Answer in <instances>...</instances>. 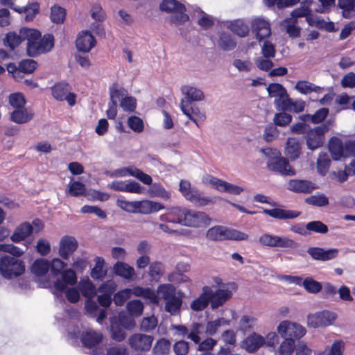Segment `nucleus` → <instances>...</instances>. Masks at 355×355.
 <instances>
[{"label":"nucleus","mask_w":355,"mask_h":355,"mask_svg":"<svg viewBox=\"0 0 355 355\" xmlns=\"http://www.w3.org/2000/svg\"><path fill=\"white\" fill-rule=\"evenodd\" d=\"M70 86L65 82H61L52 87V95L58 101H67L69 105L73 106L76 104V95L70 92Z\"/></svg>","instance_id":"11"},{"label":"nucleus","mask_w":355,"mask_h":355,"mask_svg":"<svg viewBox=\"0 0 355 355\" xmlns=\"http://www.w3.org/2000/svg\"><path fill=\"white\" fill-rule=\"evenodd\" d=\"M25 271L24 262L10 256H3L0 259V272L2 276L8 279L17 277Z\"/></svg>","instance_id":"5"},{"label":"nucleus","mask_w":355,"mask_h":355,"mask_svg":"<svg viewBox=\"0 0 355 355\" xmlns=\"http://www.w3.org/2000/svg\"><path fill=\"white\" fill-rule=\"evenodd\" d=\"M328 130L327 125L318 126L310 129L306 135L307 148L314 150L322 146L324 140V134Z\"/></svg>","instance_id":"12"},{"label":"nucleus","mask_w":355,"mask_h":355,"mask_svg":"<svg viewBox=\"0 0 355 355\" xmlns=\"http://www.w3.org/2000/svg\"><path fill=\"white\" fill-rule=\"evenodd\" d=\"M66 17V10L59 6H53L51 9V19L53 23L62 24Z\"/></svg>","instance_id":"53"},{"label":"nucleus","mask_w":355,"mask_h":355,"mask_svg":"<svg viewBox=\"0 0 355 355\" xmlns=\"http://www.w3.org/2000/svg\"><path fill=\"white\" fill-rule=\"evenodd\" d=\"M78 243L73 236H65L62 238L60 242V255L64 259H68L69 257L76 250Z\"/></svg>","instance_id":"24"},{"label":"nucleus","mask_w":355,"mask_h":355,"mask_svg":"<svg viewBox=\"0 0 355 355\" xmlns=\"http://www.w3.org/2000/svg\"><path fill=\"white\" fill-rule=\"evenodd\" d=\"M128 313L133 317L141 315L144 311V304L139 300L129 301L126 304Z\"/></svg>","instance_id":"50"},{"label":"nucleus","mask_w":355,"mask_h":355,"mask_svg":"<svg viewBox=\"0 0 355 355\" xmlns=\"http://www.w3.org/2000/svg\"><path fill=\"white\" fill-rule=\"evenodd\" d=\"M26 28H21L19 34H17L15 32L8 33L3 39V44L6 46L9 47L10 50L13 51L23 41L26 40V37L22 35V31Z\"/></svg>","instance_id":"31"},{"label":"nucleus","mask_w":355,"mask_h":355,"mask_svg":"<svg viewBox=\"0 0 355 355\" xmlns=\"http://www.w3.org/2000/svg\"><path fill=\"white\" fill-rule=\"evenodd\" d=\"M284 340L281 343L279 352L282 355H291L295 349V342L291 338H284Z\"/></svg>","instance_id":"56"},{"label":"nucleus","mask_w":355,"mask_h":355,"mask_svg":"<svg viewBox=\"0 0 355 355\" xmlns=\"http://www.w3.org/2000/svg\"><path fill=\"white\" fill-rule=\"evenodd\" d=\"M206 236L211 241L232 240L240 241L248 239V235L246 233L221 225H216L209 228Z\"/></svg>","instance_id":"4"},{"label":"nucleus","mask_w":355,"mask_h":355,"mask_svg":"<svg viewBox=\"0 0 355 355\" xmlns=\"http://www.w3.org/2000/svg\"><path fill=\"white\" fill-rule=\"evenodd\" d=\"M113 271L116 275L128 281L137 278L134 268L123 261H117L113 266Z\"/></svg>","instance_id":"23"},{"label":"nucleus","mask_w":355,"mask_h":355,"mask_svg":"<svg viewBox=\"0 0 355 355\" xmlns=\"http://www.w3.org/2000/svg\"><path fill=\"white\" fill-rule=\"evenodd\" d=\"M157 291L165 302V311L173 315L179 313L182 304L183 293L181 291H177L176 288L171 284L159 285Z\"/></svg>","instance_id":"2"},{"label":"nucleus","mask_w":355,"mask_h":355,"mask_svg":"<svg viewBox=\"0 0 355 355\" xmlns=\"http://www.w3.org/2000/svg\"><path fill=\"white\" fill-rule=\"evenodd\" d=\"M218 43L219 47L225 51H232L236 46V42L232 35L224 31L219 33Z\"/></svg>","instance_id":"35"},{"label":"nucleus","mask_w":355,"mask_h":355,"mask_svg":"<svg viewBox=\"0 0 355 355\" xmlns=\"http://www.w3.org/2000/svg\"><path fill=\"white\" fill-rule=\"evenodd\" d=\"M85 193V187L84 184L78 181H73L71 178L69 184V193L72 196H82Z\"/></svg>","instance_id":"57"},{"label":"nucleus","mask_w":355,"mask_h":355,"mask_svg":"<svg viewBox=\"0 0 355 355\" xmlns=\"http://www.w3.org/2000/svg\"><path fill=\"white\" fill-rule=\"evenodd\" d=\"M37 63L32 59L22 60L19 63V71L24 73H31L37 68Z\"/></svg>","instance_id":"60"},{"label":"nucleus","mask_w":355,"mask_h":355,"mask_svg":"<svg viewBox=\"0 0 355 355\" xmlns=\"http://www.w3.org/2000/svg\"><path fill=\"white\" fill-rule=\"evenodd\" d=\"M306 229L309 232L318 234H326L328 232V227L320 220H313L306 223Z\"/></svg>","instance_id":"55"},{"label":"nucleus","mask_w":355,"mask_h":355,"mask_svg":"<svg viewBox=\"0 0 355 355\" xmlns=\"http://www.w3.org/2000/svg\"><path fill=\"white\" fill-rule=\"evenodd\" d=\"M148 193L152 197H157L164 200H167L171 197L170 192L166 191L159 183H152L148 189Z\"/></svg>","instance_id":"46"},{"label":"nucleus","mask_w":355,"mask_h":355,"mask_svg":"<svg viewBox=\"0 0 355 355\" xmlns=\"http://www.w3.org/2000/svg\"><path fill=\"white\" fill-rule=\"evenodd\" d=\"M259 242L264 246L270 248H291L295 245V241L286 236H279L265 233L260 236Z\"/></svg>","instance_id":"9"},{"label":"nucleus","mask_w":355,"mask_h":355,"mask_svg":"<svg viewBox=\"0 0 355 355\" xmlns=\"http://www.w3.org/2000/svg\"><path fill=\"white\" fill-rule=\"evenodd\" d=\"M116 322L128 330L133 329L135 326L134 317L126 312H121L119 317L116 318Z\"/></svg>","instance_id":"51"},{"label":"nucleus","mask_w":355,"mask_h":355,"mask_svg":"<svg viewBox=\"0 0 355 355\" xmlns=\"http://www.w3.org/2000/svg\"><path fill=\"white\" fill-rule=\"evenodd\" d=\"M302 285L310 293H318L322 289L321 284L311 277L302 280Z\"/></svg>","instance_id":"58"},{"label":"nucleus","mask_w":355,"mask_h":355,"mask_svg":"<svg viewBox=\"0 0 355 355\" xmlns=\"http://www.w3.org/2000/svg\"><path fill=\"white\" fill-rule=\"evenodd\" d=\"M211 218L203 211L187 209L183 225L191 227H205L210 224Z\"/></svg>","instance_id":"8"},{"label":"nucleus","mask_w":355,"mask_h":355,"mask_svg":"<svg viewBox=\"0 0 355 355\" xmlns=\"http://www.w3.org/2000/svg\"><path fill=\"white\" fill-rule=\"evenodd\" d=\"M39 9L40 5L37 3H32L26 6L13 8L14 10L19 13H24L26 21H32L39 12Z\"/></svg>","instance_id":"39"},{"label":"nucleus","mask_w":355,"mask_h":355,"mask_svg":"<svg viewBox=\"0 0 355 355\" xmlns=\"http://www.w3.org/2000/svg\"><path fill=\"white\" fill-rule=\"evenodd\" d=\"M127 123L129 128L135 132L140 133L144 130V121L138 116H131L128 117Z\"/></svg>","instance_id":"63"},{"label":"nucleus","mask_w":355,"mask_h":355,"mask_svg":"<svg viewBox=\"0 0 355 355\" xmlns=\"http://www.w3.org/2000/svg\"><path fill=\"white\" fill-rule=\"evenodd\" d=\"M301 153L300 144L297 139L288 138L286 141V155L291 159L295 160Z\"/></svg>","instance_id":"34"},{"label":"nucleus","mask_w":355,"mask_h":355,"mask_svg":"<svg viewBox=\"0 0 355 355\" xmlns=\"http://www.w3.org/2000/svg\"><path fill=\"white\" fill-rule=\"evenodd\" d=\"M353 99V96H349L346 94L338 96L335 100V103L340 107L337 108L334 106V112H339L342 110L352 108Z\"/></svg>","instance_id":"47"},{"label":"nucleus","mask_w":355,"mask_h":355,"mask_svg":"<svg viewBox=\"0 0 355 355\" xmlns=\"http://www.w3.org/2000/svg\"><path fill=\"white\" fill-rule=\"evenodd\" d=\"M95 262L96 264L91 271V277L94 279L102 280L106 275V270H103L105 260L102 257H96Z\"/></svg>","instance_id":"45"},{"label":"nucleus","mask_w":355,"mask_h":355,"mask_svg":"<svg viewBox=\"0 0 355 355\" xmlns=\"http://www.w3.org/2000/svg\"><path fill=\"white\" fill-rule=\"evenodd\" d=\"M125 330L128 329L116 322V317L110 318V331L114 340L118 342L123 340L126 337Z\"/></svg>","instance_id":"37"},{"label":"nucleus","mask_w":355,"mask_h":355,"mask_svg":"<svg viewBox=\"0 0 355 355\" xmlns=\"http://www.w3.org/2000/svg\"><path fill=\"white\" fill-rule=\"evenodd\" d=\"M307 22L311 26H315L320 29H324L328 32H333V22H326L324 19L319 17L311 14L307 16Z\"/></svg>","instance_id":"40"},{"label":"nucleus","mask_w":355,"mask_h":355,"mask_svg":"<svg viewBox=\"0 0 355 355\" xmlns=\"http://www.w3.org/2000/svg\"><path fill=\"white\" fill-rule=\"evenodd\" d=\"M338 8L342 10V16L345 19L355 17V0H338Z\"/></svg>","instance_id":"38"},{"label":"nucleus","mask_w":355,"mask_h":355,"mask_svg":"<svg viewBox=\"0 0 355 355\" xmlns=\"http://www.w3.org/2000/svg\"><path fill=\"white\" fill-rule=\"evenodd\" d=\"M287 189L297 193H310L317 189L315 184L306 180H291Z\"/></svg>","instance_id":"19"},{"label":"nucleus","mask_w":355,"mask_h":355,"mask_svg":"<svg viewBox=\"0 0 355 355\" xmlns=\"http://www.w3.org/2000/svg\"><path fill=\"white\" fill-rule=\"evenodd\" d=\"M76 282L77 277L73 270L67 269L64 270L61 273V279H58L54 283V295L58 298L60 297L61 300L64 301L62 294V291L66 290L67 285L73 286Z\"/></svg>","instance_id":"10"},{"label":"nucleus","mask_w":355,"mask_h":355,"mask_svg":"<svg viewBox=\"0 0 355 355\" xmlns=\"http://www.w3.org/2000/svg\"><path fill=\"white\" fill-rule=\"evenodd\" d=\"M267 91L270 97L279 98L282 95L286 96V89L279 83H270L267 87Z\"/></svg>","instance_id":"62"},{"label":"nucleus","mask_w":355,"mask_h":355,"mask_svg":"<svg viewBox=\"0 0 355 355\" xmlns=\"http://www.w3.org/2000/svg\"><path fill=\"white\" fill-rule=\"evenodd\" d=\"M209 298L210 299V305L212 310H215L222 306L232 297V292L229 289L218 288L216 291L209 287Z\"/></svg>","instance_id":"14"},{"label":"nucleus","mask_w":355,"mask_h":355,"mask_svg":"<svg viewBox=\"0 0 355 355\" xmlns=\"http://www.w3.org/2000/svg\"><path fill=\"white\" fill-rule=\"evenodd\" d=\"M264 343V337L254 332L245 338L242 343V347L248 352L253 353L262 347Z\"/></svg>","instance_id":"21"},{"label":"nucleus","mask_w":355,"mask_h":355,"mask_svg":"<svg viewBox=\"0 0 355 355\" xmlns=\"http://www.w3.org/2000/svg\"><path fill=\"white\" fill-rule=\"evenodd\" d=\"M50 268L49 262L45 259H36L31 266V271L37 276L44 275Z\"/></svg>","instance_id":"43"},{"label":"nucleus","mask_w":355,"mask_h":355,"mask_svg":"<svg viewBox=\"0 0 355 355\" xmlns=\"http://www.w3.org/2000/svg\"><path fill=\"white\" fill-rule=\"evenodd\" d=\"M154 337L143 334H135L128 339L131 348L137 351H148L152 345Z\"/></svg>","instance_id":"15"},{"label":"nucleus","mask_w":355,"mask_h":355,"mask_svg":"<svg viewBox=\"0 0 355 355\" xmlns=\"http://www.w3.org/2000/svg\"><path fill=\"white\" fill-rule=\"evenodd\" d=\"M171 343L169 340L160 338L155 343L153 348V355H166L169 353Z\"/></svg>","instance_id":"44"},{"label":"nucleus","mask_w":355,"mask_h":355,"mask_svg":"<svg viewBox=\"0 0 355 355\" xmlns=\"http://www.w3.org/2000/svg\"><path fill=\"white\" fill-rule=\"evenodd\" d=\"M330 164L329 155L325 153H320L317 160L318 172L322 175H325L329 171Z\"/></svg>","instance_id":"48"},{"label":"nucleus","mask_w":355,"mask_h":355,"mask_svg":"<svg viewBox=\"0 0 355 355\" xmlns=\"http://www.w3.org/2000/svg\"><path fill=\"white\" fill-rule=\"evenodd\" d=\"M164 266L161 262H153L149 266L148 274L155 280H158L164 273Z\"/></svg>","instance_id":"61"},{"label":"nucleus","mask_w":355,"mask_h":355,"mask_svg":"<svg viewBox=\"0 0 355 355\" xmlns=\"http://www.w3.org/2000/svg\"><path fill=\"white\" fill-rule=\"evenodd\" d=\"M22 35L26 37L27 53L31 57L50 51L54 46V37L52 34H46L41 38V33L35 29L26 28Z\"/></svg>","instance_id":"1"},{"label":"nucleus","mask_w":355,"mask_h":355,"mask_svg":"<svg viewBox=\"0 0 355 355\" xmlns=\"http://www.w3.org/2000/svg\"><path fill=\"white\" fill-rule=\"evenodd\" d=\"M333 320L332 313L329 311H322L308 316V324L312 327L328 326Z\"/></svg>","instance_id":"18"},{"label":"nucleus","mask_w":355,"mask_h":355,"mask_svg":"<svg viewBox=\"0 0 355 355\" xmlns=\"http://www.w3.org/2000/svg\"><path fill=\"white\" fill-rule=\"evenodd\" d=\"M96 42L92 34L89 31H85L79 33L76 40V46L79 51L87 53L95 46Z\"/></svg>","instance_id":"20"},{"label":"nucleus","mask_w":355,"mask_h":355,"mask_svg":"<svg viewBox=\"0 0 355 355\" xmlns=\"http://www.w3.org/2000/svg\"><path fill=\"white\" fill-rule=\"evenodd\" d=\"M79 289L82 295L87 299L93 298L96 294V287L89 280L81 281Z\"/></svg>","instance_id":"49"},{"label":"nucleus","mask_w":355,"mask_h":355,"mask_svg":"<svg viewBox=\"0 0 355 355\" xmlns=\"http://www.w3.org/2000/svg\"><path fill=\"white\" fill-rule=\"evenodd\" d=\"M130 296L132 295L137 297H142L143 298L149 301L152 304L158 303V297L155 293L150 288H143L141 286H135L132 288H128Z\"/></svg>","instance_id":"27"},{"label":"nucleus","mask_w":355,"mask_h":355,"mask_svg":"<svg viewBox=\"0 0 355 355\" xmlns=\"http://www.w3.org/2000/svg\"><path fill=\"white\" fill-rule=\"evenodd\" d=\"M263 213L279 220L293 219L297 218L301 214V212L298 211L281 208H274L271 209H263Z\"/></svg>","instance_id":"22"},{"label":"nucleus","mask_w":355,"mask_h":355,"mask_svg":"<svg viewBox=\"0 0 355 355\" xmlns=\"http://www.w3.org/2000/svg\"><path fill=\"white\" fill-rule=\"evenodd\" d=\"M306 252L314 260L326 261L333 259V248L326 250L322 248L310 247Z\"/></svg>","instance_id":"30"},{"label":"nucleus","mask_w":355,"mask_h":355,"mask_svg":"<svg viewBox=\"0 0 355 355\" xmlns=\"http://www.w3.org/2000/svg\"><path fill=\"white\" fill-rule=\"evenodd\" d=\"M295 89L302 94L307 95L314 93L311 100L315 101L318 100V95L322 94L324 92L323 87L315 85V84L307 80H299L295 85Z\"/></svg>","instance_id":"16"},{"label":"nucleus","mask_w":355,"mask_h":355,"mask_svg":"<svg viewBox=\"0 0 355 355\" xmlns=\"http://www.w3.org/2000/svg\"><path fill=\"white\" fill-rule=\"evenodd\" d=\"M277 331L282 338H291L295 340L302 338L306 334V330L300 324L284 320L279 324Z\"/></svg>","instance_id":"7"},{"label":"nucleus","mask_w":355,"mask_h":355,"mask_svg":"<svg viewBox=\"0 0 355 355\" xmlns=\"http://www.w3.org/2000/svg\"><path fill=\"white\" fill-rule=\"evenodd\" d=\"M284 23L286 24V30L290 37L296 38L300 35V28L295 26L297 19L293 18H286L284 19Z\"/></svg>","instance_id":"59"},{"label":"nucleus","mask_w":355,"mask_h":355,"mask_svg":"<svg viewBox=\"0 0 355 355\" xmlns=\"http://www.w3.org/2000/svg\"><path fill=\"white\" fill-rule=\"evenodd\" d=\"M187 200L198 207L206 206L213 202L210 197L205 196L203 193L200 192L197 189L193 191V193Z\"/></svg>","instance_id":"41"},{"label":"nucleus","mask_w":355,"mask_h":355,"mask_svg":"<svg viewBox=\"0 0 355 355\" xmlns=\"http://www.w3.org/2000/svg\"><path fill=\"white\" fill-rule=\"evenodd\" d=\"M182 93L185 96L186 103L200 101L204 99L202 91L197 87L184 85L181 87Z\"/></svg>","instance_id":"29"},{"label":"nucleus","mask_w":355,"mask_h":355,"mask_svg":"<svg viewBox=\"0 0 355 355\" xmlns=\"http://www.w3.org/2000/svg\"><path fill=\"white\" fill-rule=\"evenodd\" d=\"M252 32L256 35L257 40L261 42L271 34L270 23L262 19L256 18L252 21Z\"/></svg>","instance_id":"17"},{"label":"nucleus","mask_w":355,"mask_h":355,"mask_svg":"<svg viewBox=\"0 0 355 355\" xmlns=\"http://www.w3.org/2000/svg\"><path fill=\"white\" fill-rule=\"evenodd\" d=\"M33 115L32 112H28L24 107L16 108V110L11 113L10 119L16 123L22 124L31 121Z\"/></svg>","instance_id":"36"},{"label":"nucleus","mask_w":355,"mask_h":355,"mask_svg":"<svg viewBox=\"0 0 355 355\" xmlns=\"http://www.w3.org/2000/svg\"><path fill=\"white\" fill-rule=\"evenodd\" d=\"M230 321L224 318H219L214 321H209L205 327V334L208 336H214L222 326H229Z\"/></svg>","instance_id":"42"},{"label":"nucleus","mask_w":355,"mask_h":355,"mask_svg":"<svg viewBox=\"0 0 355 355\" xmlns=\"http://www.w3.org/2000/svg\"><path fill=\"white\" fill-rule=\"evenodd\" d=\"M257 323V318L252 315H243L239 321V330L247 332L254 328Z\"/></svg>","instance_id":"52"},{"label":"nucleus","mask_w":355,"mask_h":355,"mask_svg":"<svg viewBox=\"0 0 355 355\" xmlns=\"http://www.w3.org/2000/svg\"><path fill=\"white\" fill-rule=\"evenodd\" d=\"M205 333V326L200 322H193L189 326L187 338L192 340L195 344L199 343L201 340V336Z\"/></svg>","instance_id":"33"},{"label":"nucleus","mask_w":355,"mask_h":355,"mask_svg":"<svg viewBox=\"0 0 355 355\" xmlns=\"http://www.w3.org/2000/svg\"><path fill=\"white\" fill-rule=\"evenodd\" d=\"M279 132L276 125L272 123H270L266 125L264 129L263 138L266 141L270 142L276 139L279 136Z\"/></svg>","instance_id":"64"},{"label":"nucleus","mask_w":355,"mask_h":355,"mask_svg":"<svg viewBox=\"0 0 355 355\" xmlns=\"http://www.w3.org/2000/svg\"><path fill=\"white\" fill-rule=\"evenodd\" d=\"M33 226L28 222H24L16 227L14 233L10 236L12 241L19 243L25 240L33 232Z\"/></svg>","instance_id":"28"},{"label":"nucleus","mask_w":355,"mask_h":355,"mask_svg":"<svg viewBox=\"0 0 355 355\" xmlns=\"http://www.w3.org/2000/svg\"><path fill=\"white\" fill-rule=\"evenodd\" d=\"M136 213L149 214L157 212L164 208V206L152 200H141L137 202Z\"/></svg>","instance_id":"25"},{"label":"nucleus","mask_w":355,"mask_h":355,"mask_svg":"<svg viewBox=\"0 0 355 355\" xmlns=\"http://www.w3.org/2000/svg\"><path fill=\"white\" fill-rule=\"evenodd\" d=\"M267 161V167L270 171L279 173L283 175H295V170L289 164L288 160L281 155Z\"/></svg>","instance_id":"13"},{"label":"nucleus","mask_w":355,"mask_h":355,"mask_svg":"<svg viewBox=\"0 0 355 355\" xmlns=\"http://www.w3.org/2000/svg\"><path fill=\"white\" fill-rule=\"evenodd\" d=\"M305 202L315 207H324L328 205L329 200L324 194L313 195L307 197Z\"/></svg>","instance_id":"54"},{"label":"nucleus","mask_w":355,"mask_h":355,"mask_svg":"<svg viewBox=\"0 0 355 355\" xmlns=\"http://www.w3.org/2000/svg\"><path fill=\"white\" fill-rule=\"evenodd\" d=\"M209 286H205L202 288V293L190 304L191 309L194 311H200L205 309L210 302L209 298Z\"/></svg>","instance_id":"26"},{"label":"nucleus","mask_w":355,"mask_h":355,"mask_svg":"<svg viewBox=\"0 0 355 355\" xmlns=\"http://www.w3.org/2000/svg\"><path fill=\"white\" fill-rule=\"evenodd\" d=\"M67 336L73 345H78V340L80 338L83 346L88 349L96 347L103 340V334L100 331L88 329L80 333L78 326L75 327L72 331H69Z\"/></svg>","instance_id":"3"},{"label":"nucleus","mask_w":355,"mask_h":355,"mask_svg":"<svg viewBox=\"0 0 355 355\" xmlns=\"http://www.w3.org/2000/svg\"><path fill=\"white\" fill-rule=\"evenodd\" d=\"M227 27L241 37H244L249 33L248 26L240 19L227 21Z\"/></svg>","instance_id":"32"},{"label":"nucleus","mask_w":355,"mask_h":355,"mask_svg":"<svg viewBox=\"0 0 355 355\" xmlns=\"http://www.w3.org/2000/svg\"><path fill=\"white\" fill-rule=\"evenodd\" d=\"M159 9L167 13H174L171 21L175 25L184 24L189 19V15L185 13V6L176 0H163Z\"/></svg>","instance_id":"6"}]
</instances>
